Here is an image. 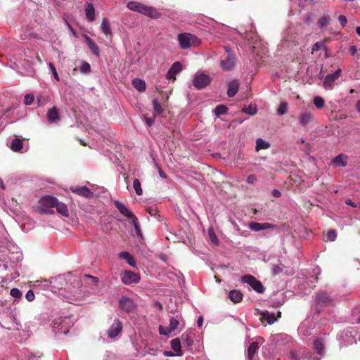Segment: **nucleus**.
Wrapping results in <instances>:
<instances>
[{"label":"nucleus","instance_id":"1","mask_svg":"<svg viewBox=\"0 0 360 360\" xmlns=\"http://www.w3.org/2000/svg\"><path fill=\"white\" fill-rule=\"evenodd\" d=\"M72 276L71 275L59 276L56 278L54 281L51 283V286L53 290H63L68 291L72 295L73 297H79V288L82 285L80 281L74 278L73 281L75 283H63L66 280L71 281Z\"/></svg>","mask_w":360,"mask_h":360},{"label":"nucleus","instance_id":"2","mask_svg":"<svg viewBox=\"0 0 360 360\" xmlns=\"http://www.w3.org/2000/svg\"><path fill=\"white\" fill-rule=\"evenodd\" d=\"M127 8L152 18H158L160 16V13L155 8L139 2L129 1L127 3Z\"/></svg>","mask_w":360,"mask_h":360},{"label":"nucleus","instance_id":"3","mask_svg":"<svg viewBox=\"0 0 360 360\" xmlns=\"http://www.w3.org/2000/svg\"><path fill=\"white\" fill-rule=\"evenodd\" d=\"M178 41L181 49H187L200 44V39L190 33H181L178 35Z\"/></svg>","mask_w":360,"mask_h":360},{"label":"nucleus","instance_id":"4","mask_svg":"<svg viewBox=\"0 0 360 360\" xmlns=\"http://www.w3.org/2000/svg\"><path fill=\"white\" fill-rule=\"evenodd\" d=\"M224 49L226 56L225 58L221 60L220 67L224 71H231L235 68L236 65V54L233 52L230 46H226Z\"/></svg>","mask_w":360,"mask_h":360},{"label":"nucleus","instance_id":"5","mask_svg":"<svg viewBox=\"0 0 360 360\" xmlns=\"http://www.w3.org/2000/svg\"><path fill=\"white\" fill-rule=\"evenodd\" d=\"M182 321V318L179 316H176L175 317H171L169 320V324L167 328H165L162 326H160V333L161 335H169L172 333H176V332H179L181 329H179V328Z\"/></svg>","mask_w":360,"mask_h":360},{"label":"nucleus","instance_id":"6","mask_svg":"<svg viewBox=\"0 0 360 360\" xmlns=\"http://www.w3.org/2000/svg\"><path fill=\"white\" fill-rule=\"evenodd\" d=\"M316 304L319 307H326L333 304V300L326 292L319 291L316 294Z\"/></svg>","mask_w":360,"mask_h":360},{"label":"nucleus","instance_id":"7","mask_svg":"<svg viewBox=\"0 0 360 360\" xmlns=\"http://www.w3.org/2000/svg\"><path fill=\"white\" fill-rule=\"evenodd\" d=\"M120 276L122 282L125 285L136 284L141 280L140 275L131 271H124Z\"/></svg>","mask_w":360,"mask_h":360},{"label":"nucleus","instance_id":"8","mask_svg":"<svg viewBox=\"0 0 360 360\" xmlns=\"http://www.w3.org/2000/svg\"><path fill=\"white\" fill-rule=\"evenodd\" d=\"M241 281L243 283L248 284L257 292L262 293L264 291V288L261 282L257 281L254 276L251 275H245L241 277Z\"/></svg>","mask_w":360,"mask_h":360},{"label":"nucleus","instance_id":"9","mask_svg":"<svg viewBox=\"0 0 360 360\" xmlns=\"http://www.w3.org/2000/svg\"><path fill=\"white\" fill-rule=\"evenodd\" d=\"M119 307L121 310L126 313H132L136 308V304L134 300L123 297L119 300Z\"/></svg>","mask_w":360,"mask_h":360},{"label":"nucleus","instance_id":"10","mask_svg":"<svg viewBox=\"0 0 360 360\" xmlns=\"http://www.w3.org/2000/svg\"><path fill=\"white\" fill-rule=\"evenodd\" d=\"M211 82V78L209 75L204 73L196 74L193 79V86L198 89H201L207 86Z\"/></svg>","mask_w":360,"mask_h":360},{"label":"nucleus","instance_id":"11","mask_svg":"<svg viewBox=\"0 0 360 360\" xmlns=\"http://www.w3.org/2000/svg\"><path fill=\"white\" fill-rule=\"evenodd\" d=\"M273 274L274 276H279L284 279L285 276L292 275L294 271L292 268L280 264L274 267Z\"/></svg>","mask_w":360,"mask_h":360},{"label":"nucleus","instance_id":"12","mask_svg":"<svg viewBox=\"0 0 360 360\" xmlns=\"http://www.w3.org/2000/svg\"><path fill=\"white\" fill-rule=\"evenodd\" d=\"M341 73L342 70L338 68L334 73L328 75L323 81L324 88L333 89L335 80L340 77Z\"/></svg>","mask_w":360,"mask_h":360},{"label":"nucleus","instance_id":"13","mask_svg":"<svg viewBox=\"0 0 360 360\" xmlns=\"http://www.w3.org/2000/svg\"><path fill=\"white\" fill-rule=\"evenodd\" d=\"M122 322L116 319L108 330V337L110 338L116 337L122 330Z\"/></svg>","mask_w":360,"mask_h":360},{"label":"nucleus","instance_id":"14","mask_svg":"<svg viewBox=\"0 0 360 360\" xmlns=\"http://www.w3.org/2000/svg\"><path fill=\"white\" fill-rule=\"evenodd\" d=\"M182 70V65L179 62H175L168 70L166 77L167 79H175L176 74Z\"/></svg>","mask_w":360,"mask_h":360},{"label":"nucleus","instance_id":"15","mask_svg":"<svg viewBox=\"0 0 360 360\" xmlns=\"http://www.w3.org/2000/svg\"><path fill=\"white\" fill-rule=\"evenodd\" d=\"M71 190L73 193L87 198H90L94 195L93 192L86 186L72 188Z\"/></svg>","mask_w":360,"mask_h":360},{"label":"nucleus","instance_id":"16","mask_svg":"<svg viewBox=\"0 0 360 360\" xmlns=\"http://www.w3.org/2000/svg\"><path fill=\"white\" fill-rule=\"evenodd\" d=\"M115 205L116 208L129 219L134 217V214L121 202L115 201Z\"/></svg>","mask_w":360,"mask_h":360},{"label":"nucleus","instance_id":"17","mask_svg":"<svg viewBox=\"0 0 360 360\" xmlns=\"http://www.w3.org/2000/svg\"><path fill=\"white\" fill-rule=\"evenodd\" d=\"M58 199L51 195H45L40 199V202L42 205L49 207H55Z\"/></svg>","mask_w":360,"mask_h":360},{"label":"nucleus","instance_id":"18","mask_svg":"<svg viewBox=\"0 0 360 360\" xmlns=\"http://www.w3.org/2000/svg\"><path fill=\"white\" fill-rule=\"evenodd\" d=\"M47 119L50 123H56L60 120V117L58 115V111L56 107H53L49 109L47 112Z\"/></svg>","mask_w":360,"mask_h":360},{"label":"nucleus","instance_id":"19","mask_svg":"<svg viewBox=\"0 0 360 360\" xmlns=\"http://www.w3.org/2000/svg\"><path fill=\"white\" fill-rule=\"evenodd\" d=\"M314 120V116L309 112L302 113L299 117V123L305 127Z\"/></svg>","mask_w":360,"mask_h":360},{"label":"nucleus","instance_id":"20","mask_svg":"<svg viewBox=\"0 0 360 360\" xmlns=\"http://www.w3.org/2000/svg\"><path fill=\"white\" fill-rule=\"evenodd\" d=\"M85 14L88 21L92 22L95 20V9L91 3H86L85 6Z\"/></svg>","mask_w":360,"mask_h":360},{"label":"nucleus","instance_id":"21","mask_svg":"<svg viewBox=\"0 0 360 360\" xmlns=\"http://www.w3.org/2000/svg\"><path fill=\"white\" fill-rule=\"evenodd\" d=\"M238 88H239V83L238 82V81L233 80V81L229 82L228 84L227 95L229 97L234 96L237 94V92L238 91Z\"/></svg>","mask_w":360,"mask_h":360},{"label":"nucleus","instance_id":"22","mask_svg":"<svg viewBox=\"0 0 360 360\" xmlns=\"http://www.w3.org/2000/svg\"><path fill=\"white\" fill-rule=\"evenodd\" d=\"M119 257L124 259L127 261V262L131 266H136V262L134 260V258L133 256L127 251H122L120 252L119 254Z\"/></svg>","mask_w":360,"mask_h":360},{"label":"nucleus","instance_id":"23","mask_svg":"<svg viewBox=\"0 0 360 360\" xmlns=\"http://www.w3.org/2000/svg\"><path fill=\"white\" fill-rule=\"evenodd\" d=\"M229 299L234 303L240 302L243 298V294L237 290H231L229 293Z\"/></svg>","mask_w":360,"mask_h":360},{"label":"nucleus","instance_id":"24","mask_svg":"<svg viewBox=\"0 0 360 360\" xmlns=\"http://www.w3.org/2000/svg\"><path fill=\"white\" fill-rule=\"evenodd\" d=\"M85 40L93 53L98 56L100 55V49L96 44L89 37H86Z\"/></svg>","mask_w":360,"mask_h":360},{"label":"nucleus","instance_id":"25","mask_svg":"<svg viewBox=\"0 0 360 360\" xmlns=\"http://www.w3.org/2000/svg\"><path fill=\"white\" fill-rule=\"evenodd\" d=\"M249 227L252 231H259L260 230L269 229L270 227V224H269V223L252 222V223L250 224Z\"/></svg>","mask_w":360,"mask_h":360},{"label":"nucleus","instance_id":"26","mask_svg":"<svg viewBox=\"0 0 360 360\" xmlns=\"http://www.w3.org/2000/svg\"><path fill=\"white\" fill-rule=\"evenodd\" d=\"M259 349V342H252L248 349V357L249 359L252 360L255 356V354L257 350Z\"/></svg>","mask_w":360,"mask_h":360},{"label":"nucleus","instance_id":"27","mask_svg":"<svg viewBox=\"0 0 360 360\" xmlns=\"http://www.w3.org/2000/svg\"><path fill=\"white\" fill-rule=\"evenodd\" d=\"M23 143L21 139L16 138L14 139L11 143V149L14 152H20L22 148Z\"/></svg>","mask_w":360,"mask_h":360},{"label":"nucleus","instance_id":"28","mask_svg":"<svg viewBox=\"0 0 360 360\" xmlns=\"http://www.w3.org/2000/svg\"><path fill=\"white\" fill-rule=\"evenodd\" d=\"M102 32L106 36L110 37L112 35L110 24L106 18H103L101 25Z\"/></svg>","mask_w":360,"mask_h":360},{"label":"nucleus","instance_id":"29","mask_svg":"<svg viewBox=\"0 0 360 360\" xmlns=\"http://www.w3.org/2000/svg\"><path fill=\"white\" fill-rule=\"evenodd\" d=\"M347 157L345 155L340 154V155H338V156H336L333 159V163H335L339 166L346 167L347 165Z\"/></svg>","mask_w":360,"mask_h":360},{"label":"nucleus","instance_id":"30","mask_svg":"<svg viewBox=\"0 0 360 360\" xmlns=\"http://www.w3.org/2000/svg\"><path fill=\"white\" fill-rule=\"evenodd\" d=\"M133 86L139 91H143L146 89V83L143 79L138 78L134 79L132 81Z\"/></svg>","mask_w":360,"mask_h":360},{"label":"nucleus","instance_id":"31","mask_svg":"<svg viewBox=\"0 0 360 360\" xmlns=\"http://www.w3.org/2000/svg\"><path fill=\"white\" fill-rule=\"evenodd\" d=\"M55 207L56 208L57 212L63 216H68V210L65 204L58 201Z\"/></svg>","mask_w":360,"mask_h":360},{"label":"nucleus","instance_id":"32","mask_svg":"<svg viewBox=\"0 0 360 360\" xmlns=\"http://www.w3.org/2000/svg\"><path fill=\"white\" fill-rule=\"evenodd\" d=\"M314 347L319 356L323 355L324 346H323V342L321 339H316L314 341Z\"/></svg>","mask_w":360,"mask_h":360},{"label":"nucleus","instance_id":"33","mask_svg":"<svg viewBox=\"0 0 360 360\" xmlns=\"http://www.w3.org/2000/svg\"><path fill=\"white\" fill-rule=\"evenodd\" d=\"M172 349L177 352L176 355H181V353H179L181 351V342L179 338L174 339L171 341Z\"/></svg>","mask_w":360,"mask_h":360},{"label":"nucleus","instance_id":"34","mask_svg":"<svg viewBox=\"0 0 360 360\" xmlns=\"http://www.w3.org/2000/svg\"><path fill=\"white\" fill-rule=\"evenodd\" d=\"M270 147V144L264 141L262 139H257L256 140V150H260L262 149H267Z\"/></svg>","mask_w":360,"mask_h":360},{"label":"nucleus","instance_id":"35","mask_svg":"<svg viewBox=\"0 0 360 360\" xmlns=\"http://www.w3.org/2000/svg\"><path fill=\"white\" fill-rule=\"evenodd\" d=\"M242 111L250 115H254L257 112V108L255 105L250 104L248 106H244L242 109Z\"/></svg>","mask_w":360,"mask_h":360},{"label":"nucleus","instance_id":"36","mask_svg":"<svg viewBox=\"0 0 360 360\" xmlns=\"http://www.w3.org/2000/svg\"><path fill=\"white\" fill-rule=\"evenodd\" d=\"M152 103L155 113L160 114L164 111L163 107L157 98L153 99Z\"/></svg>","mask_w":360,"mask_h":360},{"label":"nucleus","instance_id":"37","mask_svg":"<svg viewBox=\"0 0 360 360\" xmlns=\"http://www.w3.org/2000/svg\"><path fill=\"white\" fill-rule=\"evenodd\" d=\"M181 341H182V344L186 347L191 346L193 342V339L187 333H184L181 335Z\"/></svg>","mask_w":360,"mask_h":360},{"label":"nucleus","instance_id":"38","mask_svg":"<svg viewBox=\"0 0 360 360\" xmlns=\"http://www.w3.org/2000/svg\"><path fill=\"white\" fill-rule=\"evenodd\" d=\"M288 104L286 102H282L278 108L276 110L277 114L278 115H283L288 112Z\"/></svg>","mask_w":360,"mask_h":360},{"label":"nucleus","instance_id":"39","mask_svg":"<svg viewBox=\"0 0 360 360\" xmlns=\"http://www.w3.org/2000/svg\"><path fill=\"white\" fill-rule=\"evenodd\" d=\"M314 104L318 109H321L325 105V101L322 97L317 96L314 98Z\"/></svg>","mask_w":360,"mask_h":360},{"label":"nucleus","instance_id":"40","mask_svg":"<svg viewBox=\"0 0 360 360\" xmlns=\"http://www.w3.org/2000/svg\"><path fill=\"white\" fill-rule=\"evenodd\" d=\"M228 111V108L224 105H219L216 106L214 109V112L216 115L219 116L221 115H225Z\"/></svg>","mask_w":360,"mask_h":360},{"label":"nucleus","instance_id":"41","mask_svg":"<svg viewBox=\"0 0 360 360\" xmlns=\"http://www.w3.org/2000/svg\"><path fill=\"white\" fill-rule=\"evenodd\" d=\"M330 18L329 16H322L318 20V25L320 27H324L329 25Z\"/></svg>","mask_w":360,"mask_h":360},{"label":"nucleus","instance_id":"42","mask_svg":"<svg viewBox=\"0 0 360 360\" xmlns=\"http://www.w3.org/2000/svg\"><path fill=\"white\" fill-rule=\"evenodd\" d=\"M133 187L135 190L136 193L138 195H141L143 193V191L141 188V185L139 179H136L133 181Z\"/></svg>","mask_w":360,"mask_h":360},{"label":"nucleus","instance_id":"43","mask_svg":"<svg viewBox=\"0 0 360 360\" xmlns=\"http://www.w3.org/2000/svg\"><path fill=\"white\" fill-rule=\"evenodd\" d=\"M259 319L262 323L270 324V314L267 311L261 313Z\"/></svg>","mask_w":360,"mask_h":360},{"label":"nucleus","instance_id":"44","mask_svg":"<svg viewBox=\"0 0 360 360\" xmlns=\"http://www.w3.org/2000/svg\"><path fill=\"white\" fill-rule=\"evenodd\" d=\"M208 235L210 241L214 244H218L219 240L212 229H208Z\"/></svg>","mask_w":360,"mask_h":360},{"label":"nucleus","instance_id":"45","mask_svg":"<svg viewBox=\"0 0 360 360\" xmlns=\"http://www.w3.org/2000/svg\"><path fill=\"white\" fill-rule=\"evenodd\" d=\"M79 70L82 73H89L91 70L90 65L87 62H83L79 68Z\"/></svg>","mask_w":360,"mask_h":360},{"label":"nucleus","instance_id":"46","mask_svg":"<svg viewBox=\"0 0 360 360\" xmlns=\"http://www.w3.org/2000/svg\"><path fill=\"white\" fill-rule=\"evenodd\" d=\"M34 101V97L32 94H26L24 98V103L26 105H31Z\"/></svg>","mask_w":360,"mask_h":360},{"label":"nucleus","instance_id":"47","mask_svg":"<svg viewBox=\"0 0 360 360\" xmlns=\"http://www.w3.org/2000/svg\"><path fill=\"white\" fill-rule=\"evenodd\" d=\"M321 49H326V46L323 41H317L312 46L313 51H317Z\"/></svg>","mask_w":360,"mask_h":360},{"label":"nucleus","instance_id":"48","mask_svg":"<svg viewBox=\"0 0 360 360\" xmlns=\"http://www.w3.org/2000/svg\"><path fill=\"white\" fill-rule=\"evenodd\" d=\"M337 238V233L335 230H329L327 233V239L330 241L335 240Z\"/></svg>","mask_w":360,"mask_h":360},{"label":"nucleus","instance_id":"49","mask_svg":"<svg viewBox=\"0 0 360 360\" xmlns=\"http://www.w3.org/2000/svg\"><path fill=\"white\" fill-rule=\"evenodd\" d=\"M49 68H50V70L51 71V73H52L53 76L54 77V78L57 81H59V76L57 73L56 69L55 66L53 65V64L51 63H49Z\"/></svg>","mask_w":360,"mask_h":360},{"label":"nucleus","instance_id":"50","mask_svg":"<svg viewBox=\"0 0 360 360\" xmlns=\"http://www.w3.org/2000/svg\"><path fill=\"white\" fill-rule=\"evenodd\" d=\"M132 224L135 228L136 232L137 234H139L141 232L140 226L138 222V219L134 216L131 219Z\"/></svg>","mask_w":360,"mask_h":360},{"label":"nucleus","instance_id":"51","mask_svg":"<svg viewBox=\"0 0 360 360\" xmlns=\"http://www.w3.org/2000/svg\"><path fill=\"white\" fill-rule=\"evenodd\" d=\"M11 295L16 299H18L22 296V293L18 288H13L11 290Z\"/></svg>","mask_w":360,"mask_h":360},{"label":"nucleus","instance_id":"52","mask_svg":"<svg viewBox=\"0 0 360 360\" xmlns=\"http://www.w3.org/2000/svg\"><path fill=\"white\" fill-rule=\"evenodd\" d=\"M281 316V312L278 310H276V312L271 311V324L274 323L276 321H277L278 318Z\"/></svg>","mask_w":360,"mask_h":360},{"label":"nucleus","instance_id":"53","mask_svg":"<svg viewBox=\"0 0 360 360\" xmlns=\"http://www.w3.org/2000/svg\"><path fill=\"white\" fill-rule=\"evenodd\" d=\"M25 297H26L27 300L29 302L34 300V294L33 291L32 290H28L25 295Z\"/></svg>","mask_w":360,"mask_h":360},{"label":"nucleus","instance_id":"54","mask_svg":"<svg viewBox=\"0 0 360 360\" xmlns=\"http://www.w3.org/2000/svg\"><path fill=\"white\" fill-rule=\"evenodd\" d=\"M338 20L342 27H344L347 23V20L346 17L342 15H340L338 17Z\"/></svg>","mask_w":360,"mask_h":360},{"label":"nucleus","instance_id":"55","mask_svg":"<svg viewBox=\"0 0 360 360\" xmlns=\"http://www.w3.org/2000/svg\"><path fill=\"white\" fill-rule=\"evenodd\" d=\"M155 117H145V122L148 126H151L154 124Z\"/></svg>","mask_w":360,"mask_h":360},{"label":"nucleus","instance_id":"56","mask_svg":"<svg viewBox=\"0 0 360 360\" xmlns=\"http://www.w3.org/2000/svg\"><path fill=\"white\" fill-rule=\"evenodd\" d=\"M349 53L352 55H354L357 53V48L356 46L353 45L349 47Z\"/></svg>","mask_w":360,"mask_h":360},{"label":"nucleus","instance_id":"57","mask_svg":"<svg viewBox=\"0 0 360 360\" xmlns=\"http://www.w3.org/2000/svg\"><path fill=\"white\" fill-rule=\"evenodd\" d=\"M345 203L352 207H356V205L351 199L346 200Z\"/></svg>","mask_w":360,"mask_h":360},{"label":"nucleus","instance_id":"58","mask_svg":"<svg viewBox=\"0 0 360 360\" xmlns=\"http://www.w3.org/2000/svg\"><path fill=\"white\" fill-rule=\"evenodd\" d=\"M271 193L276 198L281 197V191L277 189H274Z\"/></svg>","mask_w":360,"mask_h":360},{"label":"nucleus","instance_id":"59","mask_svg":"<svg viewBox=\"0 0 360 360\" xmlns=\"http://www.w3.org/2000/svg\"><path fill=\"white\" fill-rule=\"evenodd\" d=\"M255 176L253 175H250L248 177L247 179V182L249 183V184H253L254 181H255Z\"/></svg>","mask_w":360,"mask_h":360},{"label":"nucleus","instance_id":"60","mask_svg":"<svg viewBox=\"0 0 360 360\" xmlns=\"http://www.w3.org/2000/svg\"><path fill=\"white\" fill-rule=\"evenodd\" d=\"M42 97L41 96H37V103L39 105H44L45 104V101H41Z\"/></svg>","mask_w":360,"mask_h":360},{"label":"nucleus","instance_id":"61","mask_svg":"<svg viewBox=\"0 0 360 360\" xmlns=\"http://www.w3.org/2000/svg\"><path fill=\"white\" fill-rule=\"evenodd\" d=\"M203 323V318L202 316L199 317L197 321L198 327H201Z\"/></svg>","mask_w":360,"mask_h":360},{"label":"nucleus","instance_id":"62","mask_svg":"<svg viewBox=\"0 0 360 360\" xmlns=\"http://www.w3.org/2000/svg\"><path fill=\"white\" fill-rule=\"evenodd\" d=\"M159 174L162 178H163V179L166 178V174L160 168L159 169Z\"/></svg>","mask_w":360,"mask_h":360},{"label":"nucleus","instance_id":"63","mask_svg":"<svg viewBox=\"0 0 360 360\" xmlns=\"http://www.w3.org/2000/svg\"><path fill=\"white\" fill-rule=\"evenodd\" d=\"M87 278H91L95 283H97L98 281V278L94 276L86 275Z\"/></svg>","mask_w":360,"mask_h":360},{"label":"nucleus","instance_id":"64","mask_svg":"<svg viewBox=\"0 0 360 360\" xmlns=\"http://www.w3.org/2000/svg\"><path fill=\"white\" fill-rule=\"evenodd\" d=\"M356 109L359 112H360V99L356 103Z\"/></svg>","mask_w":360,"mask_h":360}]
</instances>
